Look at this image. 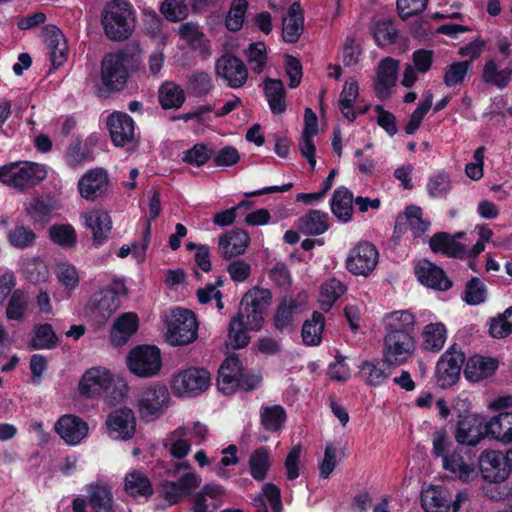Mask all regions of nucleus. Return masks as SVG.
I'll use <instances>...</instances> for the list:
<instances>
[{"label":"nucleus","mask_w":512,"mask_h":512,"mask_svg":"<svg viewBox=\"0 0 512 512\" xmlns=\"http://www.w3.org/2000/svg\"><path fill=\"white\" fill-rule=\"evenodd\" d=\"M299 304L296 299L284 298L277 306L273 322L278 331H283L293 324L294 314L298 311Z\"/></svg>","instance_id":"nucleus-49"},{"label":"nucleus","mask_w":512,"mask_h":512,"mask_svg":"<svg viewBox=\"0 0 512 512\" xmlns=\"http://www.w3.org/2000/svg\"><path fill=\"white\" fill-rule=\"evenodd\" d=\"M429 247L434 253H442L456 259H462L466 252L465 245L456 241L447 232L435 233L429 240Z\"/></svg>","instance_id":"nucleus-33"},{"label":"nucleus","mask_w":512,"mask_h":512,"mask_svg":"<svg viewBox=\"0 0 512 512\" xmlns=\"http://www.w3.org/2000/svg\"><path fill=\"white\" fill-rule=\"evenodd\" d=\"M472 69L471 61H455L444 68L443 82L446 87L451 88L462 85L469 71Z\"/></svg>","instance_id":"nucleus-50"},{"label":"nucleus","mask_w":512,"mask_h":512,"mask_svg":"<svg viewBox=\"0 0 512 512\" xmlns=\"http://www.w3.org/2000/svg\"><path fill=\"white\" fill-rule=\"evenodd\" d=\"M482 477L488 482L506 481L512 468L506 454L496 450H485L477 459Z\"/></svg>","instance_id":"nucleus-13"},{"label":"nucleus","mask_w":512,"mask_h":512,"mask_svg":"<svg viewBox=\"0 0 512 512\" xmlns=\"http://www.w3.org/2000/svg\"><path fill=\"white\" fill-rule=\"evenodd\" d=\"M304 31V13L299 2H294L288 8L283 18L282 39L285 43H296Z\"/></svg>","instance_id":"nucleus-28"},{"label":"nucleus","mask_w":512,"mask_h":512,"mask_svg":"<svg viewBox=\"0 0 512 512\" xmlns=\"http://www.w3.org/2000/svg\"><path fill=\"white\" fill-rule=\"evenodd\" d=\"M53 205L49 199L42 196L33 198L25 204L26 214L35 222L45 224L50 220Z\"/></svg>","instance_id":"nucleus-51"},{"label":"nucleus","mask_w":512,"mask_h":512,"mask_svg":"<svg viewBox=\"0 0 512 512\" xmlns=\"http://www.w3.org/2000/svg\"><path fill=\"white\" fill-rule=\"evenodd\" d=\"M250 244V236L243 229H234L219 237L218 249L225 260L243 255Z\"/></svg>","instance_id":"nucleus-24"},{"label":"nucleus","mask_w":512,"mask_h":512,"mask_svg":"<svg viewBox=\"0 0 512 512\" xmlns=\"http://www.w3.org/2000/svg\"><path fill=\"white\" fill-rule=\"evenodd\" d=\"M498 366L497 358L475 354L468 358L463 372L467 380L479 382L493 376Z\"/></svg>","instance_id":"nucleus-27"},{"label":"nucleus","mask_w":512,"mask_h":512,"mask_svg":"<svg viewBox=\"0 0 512 512\" xmlns=\"http://www.w3.org/2000/svg\"><path fill=\"white\" fill-rule=\"evenodd\" d=\"M426 190L432 198L446 197L451 190V180L445 172L431 176L427 182Z\"/></svg>","instance_id":"nucleus-64"},{"label":"nucleus","mask_w":512,"mask_h":512,"mask_svg":"<svg viewBox=\"0 0 512 512\" xmlns=\"http://www.w3.org/2000/svg\"><path fill=\"white\" fill-rule=\"evenodd\" d=\"M482 80L498 89L506 88L512 80V59H509L500 70L495 60H487L483 68Z\"/></svg>","instance_id":"nucleus-35"},{"label":"nucleus","mask_w":512,"mask_h":512,"mask_svg":"<svg viewBox=\"0 0 512 512\" xmlns=\"http://www.w3.org/2000/svg\"><path fill=\"white\" fill-rule=\"evenodd\" d=\"M249 331H251L245 324L244 315L238 312L230 319L228 325V344L234 350L245 348L250 342Z\"/></svg>","instance_id":"nucleus-39"},{"label":"nucleus","mask_w":512,"mask_h":512,"mask_svg":"<svg viewBox=\"0 0 512 512\" xmlns=\"http://www.w3.org/2000/svg\"><path fill=\"white\" fill-rule=\"evenodd\" d=\"M55 432L68 445L75 446L87 437L89 427L81 417L65 414L54 425Z\"/></svg>","instance_id":"nucleus-21"},{"label":"nucleus","mask_w":512,"mask_h":512,"mask_svg":"<svg viewBox=\"0 0 512 512\" xmlns=\"http://www.w3.org/2000/svg\"><path fill=\"white\" fill-rule=\"evenodd\" d=\"M63 35L61 33L53 34L48 40V49L51 65L53 69H58L67 60V46L66 42L61 39Z\"/></svg>","instance_id":"nucleus-62"},{"label":"nucleus","mask_w":512,"mask_h":512,"mask_svg":"<svg viewBox=\"0 0 512 512\" xmlns=\"http://www.w3.org/2000/svg\"><path fill=\"white\" fill-rule=\"evenodd\" d=\"M124 490L132 498H149L154 493L150 479L140 470H132L126 474Z\"/></svg>","instance_id":"nucleus-36"},{"label":"nucleus","mask_w":512,"mask_h":512,"mask_svg":"<svg viewBox=\"0 0 512 512\" xmlns=\"http://www.w3.org/2000/svg\"><path fill=\"white\" fill-rule=\"evenodd\" d=\"M421 506L425 512H448L451 492L443 486H430L421 493Z\"/></svg>","instance_id":"nucleus-31"},{"label":"nucleus","mask_w":512,"mask_h":512,"mask_svg":"<svg viewBox=\"0 0 512 512\" xmlns=\"http://www.w3.org/2000/svg\"><path fill=\"white\" fill-rule=\"evenodd\" d=\"M36 233L29 227L23 224L16 225L7 234L9 244L17 249H27L34 245L36 241Z\"/></svg>","instance_id":"nucleus-53"},{"label":"nucleus","mask_w":512,"mask_h":512,"mask_svg":"<svg viewBox=\"0 0 512 512\" xmlns=\"http://www.w3.org/2000/svg\"><path fill=\"white\" fill-rule=\"evenodd\" d=\"M211 383V375L205 368L189 367L174 374L171 389L176 397H197L203 394Z\"/></svg>","instance_id":"nucleus-7"},{"label":"nucleus","mask_w":512,"mask_h":512,"mask_svg":"<svg viewBox=\"0 0 512 512\" xmlns=\"http://www.w3.org/2000/svg\"><path fill=\"white\" fill-rule=\"evenodd\" d=\"M101 16L104 33L108 39L122 42L132 35L136 23V13L128 0L108 1Z\"/></svg>","instance_id":"nucleus-2"},{"label":"nucleus","mask_w":512,"mask_h":512,"mask_svg":"<svg viewBox=\"0 0 512 512\" xmlns=\"http://www.w3.org/2000/svg\"><path fill=\"white\" fill-rule=\"evenodd\" d=\"M407 227L414 239H422L431 227V221L423 218V210L417 205H408L404 209Z\"/></svg>","instance_id":"nucleus-42"},{"label":"nucleus","mask_w":512,"mask_h":512,"mask_svg":"<svg viewBox=\"0 0 512 512\" xmlns=\"http://www.w3.org/2000/svg\"><path fill=\"white\" fill-rule=\"evenodd\" d=\"M85 222L87 228L92 231L93 244L101 246L107 239L112 229V221L107 212L94 211L86 215Z\"/></svg>","instance_id":"nucleus-34"},{"label":"nucleus","mask_w":512,"mask_h":512,"mask_svg":"<svg viewBox=\"0 0 512 512\" xmlns=\"http://www.w3.org/2000/svg\"><path fill=\"white\" fill-rule=\"evenodd\" d=\"M198 337V322L194 312L176 307L167 319V341L172 346H184Z\"/></svg>","instance_id":"nucleus-6"},{"label":"nucleus","mask_w":512,"mask_h":512,"mask_svg":"<svg viewBox=\"0 0 512 512\" xmlns=\"http://www.w3.org/2000/svg\"><path fill=\"white\" fill-rule=\"evenodd\" d=\"M65 159L70 167L75 168L84 162L93 161L94 154L87 141L83 142L80 137H76L69 143Z\"/></svg>","instance_id":"nucleus-45"},{"label":"nucleus","mask_w":512,"mask_h":512,"mask_svg":"<svg viewBox=\"0 0 512 512\" xmlns=\"http://www.w3.org/2000/svg\"><path fill=\"white\" fill-rule=\"evenodd\" d=\"M271 299V292L264 288H253L242 297L239 312L243 313L245 324L251 331L262 328Z\"/></svg>","instance_id":"nucleus-8"},{"label":"nucleus","mask_w":512,"mask_h":512,"mask_svg":"<svg viewBox=\"0 0 512 512\" xmlns=\"http://www.w3.org/2000/svg\"><path fill=\"white\" fill-rule=\"evenodd\" d=\"M159 11L169 22H180L189 15L187 0H163Z\"/></svg>","instance_id":"nucleus-56"},{"label":"nucleus","mask_w":512,"mask_h":512,"mask_svg":"<svg viewBox=\"0 0 512 512\" xmlns=\"http://www.w3.org/2000/svg\"><path fill=\"white\" fill-rule=\"evenodd\" d=\"M463 300L471 306H476L486 300V287L478 277H472L465 285Z\"/></svg>","instance_id":"nucleus-63"},{"label":"nucleus","mask_w":512,"mask_h":512,"mask_svg":"<svg viewBox=\"0 0 512 512\" xmlns=\"http://www.w3.org/2000/svg\"><path fill=\"white\" fill-rule=\"evenodd\" d=\"M44 164L17 161L0 166V181L21 192L39 185L47 177Z\"/></svg>","instance_id":"nucleus-5"},{"label":"nucleus","mask_w":512,"mask_h":512,"mask_svg":"<svg viewBox=\"0 0 512 512\" xmlns=\"http://www.w3.org/2000/svg\"><path fill=\"white\" fill-rule=\"evenodd\" d=\"M325 327V317L322 313L314 311L310 319L304 321L301 335L303 343L307 346H318L322 341Z\"/></svg>","instance_id":"nucleus-41"},{"label":"nucleus","mask_w":512,"mask_h":512,"mask_svg":"<svg viewBox=\"0 0 512 512\" xmlns=\"http://www.w3.org/2000/svg\"><path fill=\"white\" fill-rule=\"evenodd\" d=\"M398 71L399 61L392 57H386L379 62L374 81V90L378 98L390 97V90L397 82Z\"/></svg>","instance_id":"nucleus-23"},{"label":"nucleus","mask_w":512,"mask_h":512,"mask_svg":"<svg viewBox=\"0 0 512 512\" xmlns=\"http://www.w3.org/2000/svg\"><path fill=\"white\" fill-rule=\"evenodd\" d=\"M422 338L421 348L425 351L437 353L445 344L447 329L441 322L429 323L422 331Z\"/></svg>","instance_id":"nucleus-40"},{"label":"nucleus","mask_w":512,"mask_h":512,"mask_svg":"<svg viewBox=\"0 0 512 512\" xmlns=\"http://www.w3.org/2000/svg\"><path fill=\"white\" fill-rule=\"evenodd\" d=\"M139 329V318L134 312H124L114 321L110 330V342L114 347L128 343Z\"/></svg>","instance_id":"nucleus-26"},{"label":"nucleus","mask_w":512,"mask_h":512,"mask_svg":"<svg viewBox=\"0 0 512 512\" xmlns=\"http://www.w3.org/2000/svg\"><path fill=\"white\" fill-rule=\"evenodd\" d=\"M332 214L342 223L353 219V193L345 186L336 188L330 199Z\"/></svg>","instance_id":"nucleus-32"},{"label":"nucleus","mask_w":512,"mask_h":512,"mask_svg":"<svg viewBox=\"0 0 512 512\" xmlns=\"http://www.w3.org/2000/svg\"><path fill=\"white\" fill-rule=\"evenodd\" d=\"M373 38L379 47L392 45L396 42L398 30L394 28L390 20H379L373 28Z\"/></svg>","instance_id":"nucleus-58"},{"label":"nucleus","mask_w":512,"mask_h":512,"mask_svg":"<svg viewBox=\"0 0 512 512\" xmlns=\"http://www.w3.org/2000/svg\"><path fill=\"white\" fill-rule=\"evenodd\" d=\"M261 424L270 432L279 431L284 425L287 414L281 405L263 407L260 414Z\"/></svg>","instance_id":"nucleus-52"},{"label":"nucleus","mask_w":512,"mask_h":512,"mask_svg":"<svg viewBox=\"0 0 512 512\" xmlns=\"http://www.w3.org/2000/svg\"><path fill=\"white\" fill-rule=\"evenodd\" d=\"M470 403L466 400L458 401L454 410L459 411L454 422L453 435L461 446L475 447L480 441L489 437L488 421L484 415L469 411Z\"/></svg>","instance_id":"nucleus-3"},{"label":"nucleus","mask_w":512,"mask_h":512,"mask_svg":"<svg viewBox=\"0 0 512 512\" xmlns=\"http://www.w3.org/2000/svg\"><path fill=\"white\" fill-rule=\"evenodd\" d=\"M414 270L418 281L428 288L447 291L453 286L452 280L448 278L445 271L431 261L426 259L420 261Z\"/></svg>","instance_id":"nucleus-22"},{"label":"nucleus","mask_w":512,"mask_h":512,"mask_svg":"<svg viewBox=\"0 0 512 512\" xmlns=\"http://www.w3.org/2000/svg\"><path fill=\"white\" fill-rule=\"evenodd\" d=\"M249 473L258 482L264 481L271 468L269 450L266 447L255 449L248 460Z\"/></svg>","instance_id":"nucleus-44"},{"label":"nucleus","mask_w":512,"mask_h":512,"mask_svg":"<svg viewBox=\"0 0 512 512\" xmlns=\"http://www.w3.org/2000/svg\"><path fill=\"white\" fill-rule=\"evenodd\" d=\"M487 421L489 438L504 444L512 443V412H500Z\"/></svg>","instance_id":"nucleus-37"},{"label":"nucleus","mask_w":512,"mask_h":512,"mask_svg":"<svg viewBox=\"0 0 512 512\" xmlns=\"http://www.w3.org/2000/svg\"><path fill=\"white\" fill-rule=\"evenodd\" d=\"M170 393L167 386L156 382L145 387L138 399V411L141 419L152 421L160 417L170 404Z\"/></svg>","instance_id":"nucleus-10"},{"label":"nucleus","mask_w":512,"mask_h":512,"mask_svg":"<svg viewBox=\"0 0 512 512\" xmlns=\"http://www.w3.org/2000/svg\"><path fill=\"white\" fill-rule=\"evenodd\" d=\"M359 96V86L357 81L347 80L343 86L339 99V109L343 116L349 121H355L357 114L353 109V103Z\"/></svg>","instance_id":"nucleus-48"},{"label":"nucleus","mask_w":512,"mask_h":512,"mask_svg":"<svg viewBox=\"0 0 512 512\" xmlns=\"http://www.w3.org/2000/svg\"><path fill=\"white\" fill-rule=\"evenodd\" d=\"M328 213L312 209L298 218V228L306 235L318 236L329 229Z\"/></svg>","instance_id":"nucleus-38"},{"label":"nucleus","mask_w":512,"mask_h":512,"mask_svg":"<svg viewBox=\"0 0 512 512\" xmlns=\"http://www.w3.org/2000/svg\"><path fill=\"white\" fill-rule=\"evenodd\" d=\"M211 76L204 71H196L187 79V91L193 97H204L212 89Z\"/></svg>","instance_id":"nucleus-57"},{"label":"nucleus","mask_w":512,"mask_h":512,"mask_svg":"<svg viewBox=\"0 0 512 512\" xmlns=\"http://www.w3.org/2000/svg\"><path fill=\"white\" fill-rule=\"evenodd\" d=\"M378 259L376 247L370 242L360 241L350 250L345 266L351 274L366 277L376 268Z\"/></svg>","instance_id":"nucleus-12"},{"label":"nucleus","mask_w":512,"mask_h":512,"mask_svg":"<svg viewBox=\"0 0 512 512\" xmlns=\"http://www.w3.org/2000/svg\"><path fill=\"white\" fill-rule=\"evenodd\" d=\"M247 9V0L232 1L230 10L225 19V26L229 31L237 32L242 28Z\"/></svg>","instance_id":"nucleus-60"},{"label":"nucleus","mask_w":512,"mask_h":512,"mask_svg":"<svg viewBox=\"0 0 512 512\" xmlns=\"http://www.w3.org/2000/svg\"><path fill=\"white\" fill-rule=\"evenodd\" d=\"M58 341V336L51 324L42 323L34 326L33 336L30 341L33 349H53L57 346Z\"/></svg>","instance_id":"nucleus-47"},{"label":"nucleus","mask_w":512,"mask_h":512,"mask_svg":"<svg viewBox=\"0 0 512 512\" xmlns=\"http://www.w3.org/2000/svg\"><path fill=\"white\" fill-rule=\"evenodd\" d=\"M386 319L385 330L407 331L413 335L416 321L414 314L408 310L393 311L386 316Z\"/></svg>","instance_id":"nucleus-55"},{"label":"nucleus","mask_w":512,"mask_h":512,"mask_svg":"<svg viewBox=\"0 0 512 512\" xmlns=\"http://www.w3.org/2000/svg\"><path fill=\"white\" fill-rule=\"evenodd\" d=\"M28 307V301L22 290H14L6 307V318L8 320L22 321Z\"/></svg>","instance_id":"nucleus-59"},{"label":"nucleus","mask_w":512,"mask_h":512,"mask_svg":"<svg viewBox=\"0 0 512 512\" xmlns=\"http://www.w3.org/2000/svg\"><path fill=\"white\" fill-rule=\"evenodd\" d=\"M263 93L268 106L274 115L283 114L287 110V92L284 83L280 79L266 77L262 83Z\"/></svg>","instance_id":"nucleus-30"},{"label":"nucleus","mask_w":512,"mask_h":512,"mask_svg":"<svg viewBox=\"0 0 512 512\" xmlns=\"http://www.w3.org/2000/svg\"><path fill=\"white\" fill-rule=\"evenodd\" d=\"M106 426L111 438L124 441L131 439L136 429L133 410L128 407L113 410L107 417Z\"/></svg>","instance_id":"nucleus-18"},{"label":"nucleus","mask_w":512,"mask_h":512,"mask_svg":"<svg viewBox=\"0 0 512 512\" xmlns=\"http://www.w3.org/2000/svg\"><path fill=\"white\" fill-rule=\"evenodd\" d=\"M127 367L138 377L156 375L162 367L160 349L155 345H138L127 355Z\"/></svg>","instance_id":"nucleus-11"},{"label":"nucleus","mask_w":512,"mask_h":512,"mask_svg":"<svg viewBox=\"0 0 512 512\" xmlns=\"http://www.w3.org/2000/svg\"><path fill=\"white\" fill-rule=\"evenodd\" d=\"M112 382L111 373L99 367H93L85 371L79 381L78 390L82 396L92 397L108 389Z\"/></svg>","instance_id":"nucleus-25"},{"label":"nucleus","mask_w":512,"mask_h":512,"mask_svg":"<svg viewBox=\"0 0 512 512\" xmlns=\"http://www.w3.org/2000/svg\"><path fill=\"white\" fill-rule=\"evenodd\" d=\"M433 104V93L428 90L423 95V100L419 102L417 108L412 112L407 124L405 132L409 135L414 134L422 124V121Z\"/></svg>","instance_id":"nucleus-54"},{"label":"nucleus","mask_w":512,"mask_h":512,"mask_svg":"<svg viewBox=\"0 0 512 512\" xmlns=\"http://www.w3.org/2000/svg\"><path fill=\"white\" fill-rule=\"evenodd\" d=\"M128 295V288L123 279L115 278L107 286L94 292L87 304L86 314L92 324L103 327L121 307L122 298Z\"/></svg>","instance_id":"nucleus-1"},{"label":"nucleus","mask_w":512,"mask_h":512,"mask_svg":"<svg viewBox=\"0 0 512 512\" xmlns=\"http://www.w3.org/2000/svg\"><path fill=\"white\" fill-rule=\"evenodd\" d=\"M106 126L115 146L123 147L134 140L135 122L129 114L122 111L111 113Z\"/></svg>","instance_id":"nucleus-19"},{"label":"nucleus","mask_w":512,"mask_h":512,"mask_svg":"<svg viewBox=\"0 0 512 512\" xmlns=\"http://www.w3.org/2000/svg\"><path fill=\"white\" fill-rule=\"evenodd\" d=\"M88 503L93 512H115L114 497L106 483L92 482L87 485Z\"/></svg>","instance_id":"nucleus-29"},{"label":"nucleus","mask_w":512,"mask_h":512,"mask_svg":"<svg viewBox=\"0 0 512 512\" xmlns=\"http://www.w3.org/2000/svg\"><path fill=\"white\" fill-rule=\"evenodd\" d=\"M393 363L386 360V357L363 360L358 366V375L369 387H380L386 383L392 373Z\"/></svg>","instance_id":"nucleus-20"},{"label":"nucleus","mask_w":512,"mask_h":512,"mask_svg":"<svg viewBox=\"0 0 512 512\" xmlns=\"http://www.w3.org/2000/svg\"><path fill=\"white\" fill-rule=\"evenodd\" d=\"M465 354L454 347L447 350L436 364V379L439 387L445 389L453 386L460 378Z\"/></svg>","instance_id":"nucleus-15"},{"label":"nucleus","mask_w":512,"mask_h":512,"mask_svg":"<svg viewBox=\"0 0 512 512\" xmlns=\"http://www.w3.org/2000/svg\"><path fill=\"white\" fill-rule=\"evenodd\" d=\"M474 458L475 455H472L471 450L458 447L442 459V465L453 477L468 482L475 475L476 460Z\"/></svg>","instance_id":"nucleus-16"},{"label":"nucleus","mask_w":512,"mask_h":512,"mask_svg":"<svg viewBox=\"0 0 512 512\" xmlns=\"http://www.w3.org/2000/svg\"><path fill=\"white\" fill-rule=\"evenodd\" d=\"M214 155V150L204 143H196L183 152L182 161L196 167L205 165Z\"/></svg>","instance_id":"nucleus-61"},{"label":"nucleus","mask_w":512,"mask_h":512,"mask_svg":"<svg viewBox=\"0 0 512 512\" xmlns=\"http://www.w3.org/2000/svg\"><path fill=\"white\" fill-rule=\"evenodd\" d=\"M218 77L224 79L228 87L238 89L244 86L248 79L245 63L237 56L225 53L215 63Z\"/></svg>","instance_id":"nucleus-14"},{"label":"nucleus","mask_w":512,"mask_h":512,"mask_svg":"<svg viewBox=\"0 0 512 512\" xmlns=\"http://www.w3.org/2000/svg\"><path fill=\"white\" fill-rule=\"evenodd\" d=\"M133 56L124 50L106 54L101 61L100 95L124 90Z\"/></svg>","instance_id":"nucleus-4"},{"label":"nucleus","mask_w":512,"mask_h":512,"mask_svg":"<svg viewBox=\"0 0 512 512\" xmlns=\"http://www.w3.org/2000/svg\"><path fill=\"white\" fill-rule=\"evenodd\" d=\"M109 184L107 171L104 168L96 167L81 176L77 189L82 198L94 202L107 193Z\"/></svg>","instance_id":"nucleus-17"},{"label":"nucleus","mask_w":512,"mask_h":512,"mask_svg":"<svg viewBox=\"0 0 512 512\" xmlns=\"http://www.w3.org/2000/svg\"><path fill=\"white\" fill-rule=\"evenodd\" d=\"M49 239L63 249H72L77 245L78 237L71 224H54L48 229Z\"/></svg>","instance_id":"nucleus-46"},{"label":"nucleus","mask_w":512,"mask_h":512,"mask_svg":"<svg viewBox=\"0 0 512 512\" xmlns=\"http://www.w3.org/2000/svg\"><path fill=\"white\" fill-rule=\"evenodd\" d=\"M158 99L161 107L164 110H169L180 108L186 97L180 85L172 81H166L159 88Z\"/></svg>","instance_id":"nucleus-43"},{"label":"nucleus","mask_w":512,"mask_h":512,"mask_svg":"<svg viewBox=\"0 0 512 512\" xmlns=\"http://www.w3.org/2000/svg\"><path fill=\"white\" fill-rule=\"evenodd\" d=\"M383 338L382 356L386 357L394 366H401L413 356L416 344L412 334L401 330H385Z\"/></svg>","instance_id":"nucleus-9"}]
</instances>
